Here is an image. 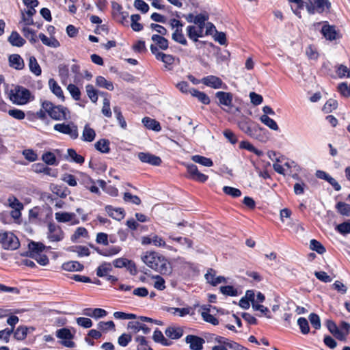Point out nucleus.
<instances>
[{
  "label": "nucleus",
  "mask_w": 350,
  "mask_h": 350,
  "mask_svg": "<svg viewBox=\"0 0 350 350\" xmlns=\"http://www.w3.org/2000/svg\"><path fill=\"white\" fill-rule=\"evenodd\" d=\"M141 258L148 267L162 275H167L172 272L170 262L164 256L157 252L146 251L143 253Z\"/></svg>",
  "instance_id": "obj_1"
},
{
  "label": "nucleus",
  "mask_w": 350,
  "mask_h": 350,
  "mask_svg": "<svg viewBox=\"0 0 350 350\" xmlns=\"http://www.w3.org/2000/svg\"><path fill=\"white\" fill-rule=\"evenodd\" d=\"M205 338L208 342H215L217 344L212 347L211 350L243 349L242 345L238 342L215 334H208L207 336H205Z\"/></svg>",
  "instance_id": "obj_2"
},
{
  "label": "nucleus",
  "mask_w": 350,
  "mask_h": 350,
  "mask_svg": "<svg viewBox=\"0 0 350 350\" xmlns=\"http://www.w3.org/2000/svg\"><path fill=\"white\" fill-rule=\"evenodd\" d=\"M41 106L49 117L54 120H66L70 118V111L66 107L61 105H55L49 100L42 101Z\"/></svg>",
  "instance_id": "obj_3"
},
{
  "label": "nucleus",
  "mask_w": 350,
  "mask_h": 350,
  "mask_svg": "<svg viewBox=\"0 0 350 350\" xmlns=\"http://www.w3.org/2000/svg\"><path fill=\"white\" fill-rule=\"evenodd\" d=\"M21 245L18 237L11 231L0 229V246L5 250H16Z\"/></svg>",
  "instance_id": "obj_4"
},
{
  "label": "nucleus",
  "mask_w": 350,
  "mask_h": 350,
  "mask_svg": "<svg viewBox=\"0 0 350 350\" xmlns=\"http://www.w3.org/2000/svg\"><path fill=\"white\" fill-rule=\"evenodd\" d=\"M306 8L310 14L329 12L332 4L329 0H307Z\"/></svg>",
  "instance_id": "obj_5"
},
{
  "label": "nucleus",
  "mask_w": 350,
  "mask_h": 350,
  "mask_svg": "<svg viewBox=\"0 0 350 350\" xmlns=\"http://www.w3.org/2000/svg\"><path fill=\"white\" fill-rule=\"evenodd\" d=\"M151 53L155 56V58L164 63L165 68L169 70L172 69V66L174 64L175 57L170 54H165L158 50L157 46L152 44L150 46Z\"/></svg>",
  "instance_id": "obj_6"
},
{
  "label": "nucleus",
  "mask_w": 350,
  "mask_h": 350,
  "mask_svg": "<svg viewBox=\"0 0 350 350\" xmlns=\"http://www.w3.org/2000/svg\"><path fill=\"white\" fill-rule=\"evenodd\" d=\"M185 166L187 169V178L200 183H204L208 179V176L199 172L196 165L186 163Z\"/></svg>",
  "instance_id": "obj_7"
},
{
  "label": "nucleus",
  "mask_w": 350,
  "mask_h": 350,
  "mask_svg": "<svg viewBox=\"0 0 350 350\" xmlns=\"http://www.w3.org/2000/svg\"><path fill=\"white\" fill-rule=\"evenodd\" d=\"M239 126L247 135L256 139L258 137V133L264 130L258 124L251 121H241Z\"/></svg>",
  "instance_id": "obj_8"
},
{
  "label": "nucleus",
  "mask_w": 350,
  "mask_h": 350,
  "mask_svg": "<svg viewBox=\"0 0 350 350\" xmlns=\"http://www.w3.org/2000/svg\"><path fill=\"white\" fill-rule=\"evenodd\" d=\"M47 239L51 242H59L64 239V232L62 228L54 222H49L47 225Z\"/></svg>",
  "instance_id": "obj_9"
},
{
  "label": "nucleus",
  "mask_w": 350,
  "mask_h": 350,
  "mask_svg": "<svg viewBox=\"0 0 350 350\" xmlns=\"http://www.w3.org/2000/svg\"><path fill=\"white\" fill-rule=\"evenodd\" d=\"M54 130L61 133L68 135L71 139H75L79 136L77 126L73 123H58L54 125Z\"/></svg>",
  "instance_id": "obj_10"
},
{
  "label": "nucleus",
  "mask_w": 350,
  "mask_h": 350,
  "mask_svg": "<svg viewBox=\"0 0 350 350\" xmlns=\"http://www.w3.org/2000/svg\"><path fill=\"white\" fill-rule=\"evenodd\" d=\"M30 91L23 87H19L14 94L10 96V99L17 105H25L29 101Z\"/></svg>",
  "instance_id": "obj_11"
},
{
  "label": "nucleus",
  "mask_w": 350,
  "mask_h": 350,
  "mask_svg": "<svg viewBox=\"0 0 350 350\" xmlns=\"http://www.w3.org/2000/svg\"><path fill=\"white\" fill-rule=\"evenodd\" d=\"M56 336L62 339L60 343L69 348H72L75 346V343L72 340L74 335L71 333L70 330L68 328L63 327L56 331Z\"/></svg>",
  "instance_id": "obj_12"
},
{
  "label": "nucleus",
  "mask_w": 350,
  "mask_h": 350,
  "mask_svg": "<svg viewBox=\"0 0 350 350\" xmlns=\"http://www.w3.org/2000/svg\"><path fill=\"white\" fill-rule=\"evenodd\" d=\"M79 183L90 192L96 194H100V190L96 185V182L87 174L81 172Z\"/></svg>",
  "instance_id": "obj_13"
},
{
  "label": "nucleus",
  "mask_w": 350,
  "mask_h": 350,
  "mask_svg": "<svg viewBox=\"0 0 350 350\" xmlns=\"http://www.w3.org/2000/svg\"><path fill=\"white\" fill-rule=\"evenodd\" d=\"M201 82L206 86L213 89L227 88V85L219 77L215 75L204 77L201 79Z\"/></svg>",
  "instance_id": "obj_14"
},
{
  "label": "nucleus",
  "mask_w": 350,
  "mask_h": 350,
  "mask_svg": "<svg viewBox=\"0 0 350 350\" xmlns=\"http://www.w3.org/2000/svg\"><path fill=\"white\" fill-rule=\"evenodd\" d=\"M321 32L329 41L336 40L340 38L339 32L336 29V27L330 25L328 22H325L323 25Z\"/></svg>",
  "instance_id": "obj_15"
},
{
  "label": "nucleus",
  "mask_w": 350,
  "mask_h": 350,
  "mask_svg": "<svg viewBox=\"0 0 350 350\" xmlns=\"http://www.w3.org/2000/svg\"><path fill=\"white\" fill-rule=\"evenodd\" d=\"M185 342L189 345L190 350H202L205 340L196 335L189 334L185 337Z\"/></svg>",
  "instance_id": "obj_16"
},
{
  "label": "nucleus",
  "mask_w": 350,
  "mask_h": 350,
  "mask_svg": "<svg viewBox=\"0 0 350 350\" xmlns=\"http://www.w3.org/2000/svg\"><path fill=\"white\" fill-rule=\"evenodd\" d=\"M215 97L218 99L219 105L226 106L228 109L233 107V94L231 92L219 91L215 93Z\"/></svg>",
  "instance_id": "obj_17"
},
{
  "label": "nucleus",
  "mask_w": 350,
  "mask_h": 350,
  "mask_svg": "<svg viewBox=\"0 0 350 350\" xmlns=\"http://www.w3.org/2000/svg\"><path fill=\"white\" fill-rule=\"evenodd\" d=\"M137 157L142 163H148L151 165L159 166L162 163V160L159 157L150 152H141L138 153Z\"/></svg>",
  "instance_id": "obj_18"
},
{
  "label": "nucleus",
  "mask_w": 350,
  "mask_h": 350,
  "mask_svg": "<svg viewBox=\"0 0 350 350\" xmlns=\"http://www.w3.org/2000/svg\"><path fill=\"white\" fill-rule=\"evenodd\" d=\"M204 277L207 282L213 286H215L221 282H226V280L224 276L216 277V271L212 268L208 269Z\"/></svg>",
  "instance_id": "obj_19"
},
{
  "label": "nucleus",
  "mask_w": 350,
  "mask_h": 350,
  "mask_svg": "<svg viewBox=\"0 0 350 350\" xmlns=\"http://www.w3.org/2000/svg\"><path fill=\"white\" fill-rule=\"evenodd\" d=\"M186 31L188 38L194 42H198V38L204 36V29H200L199 26L189 25Z\"/></svg>",
  "instance_id": "obj_20"
},
{
  "label": "nucleus",
  "mask_w": 350,
  "mask_h": 350,
  "mask_svg": "<svg viewBox=\"0 0 350 350\" xmlns=\"http://www.w3.org/2000/svg\"><path fill=\"white\" fill-rule=\"evenodd\" d=\"M211 305H203L201 306L202 311L201 312V316L202 319L213 325H217L219 324V320L213 315L210 314Z\"/></svg>",
  "instance_id": "obj_21"
},
{
  "label": "nucleus",
  "mask_w": 350,
  "mask_h": 350,
  "mask_svg": "<svg viewBox=\"0 0 350 350\" xmlns=\"http://www.w3.org/2000/svg\"><path fill=\"white\" fill-rule=\"evenodd\" d=\"M105 209L108 215L116 220L120 221L124 217V210L122 208H114L111 205H107Z\"/></svg>",
  "instance_id": "obj_22"
},
{
  "label": "nucleus",
  "mask_w": 350,
  "mask_h": 350,
  "mask_svg": "<svg viewBox=\"0 0 350 350\" xmlns=\"http://www.w3.org/2000/svg\"><path fill=\"white\" fill-rule=\"evenodd\" d=\"M9 65L16 70H23L25 68L23 59L18 54H12L8 57Z\"/></svg>",
  "instance_id": "obj_23"
},
{
  "label": "nucleus",
  "mask_w": 350,
  "mask_h": 350,
  "mask_svg": "<svg viewBox=\"0 0 350 350\" xmlns=\"http://www.w3.org/2000/svg\"><path fill=\"white\" fill-rule=\"evenodd\" d=\"M151 39L154 42V45L157 46L158 49L165 51L169 48V41L164 36L153 34Z\"/></svg>",
  "instance_id": "obj_24"
},
{
  "label": "nucleus",
  "mask_w": 350,
  "mask_h": 350,
  "mask_svg": "<svg viewBox=\"0 0 350 350\" xmlns=\"http://www.w3.org/2000/svg\"><path fill=\"white\" fill-rule=\"evenodd\" d=\"M127 327L128 329H132L135 333H137L142 330L144 334H148L150 332V328H149L146 324L142 323L139 321L129 322Z\"/></svg>",
  "instance_id": "obj_25"
},
{
  "label": "nucleus",
  "mask_w": 350,
  "mask_h": 350,
  "mask_svg": "<svg viewBox=\"0 0 350 350\" xmlns=\"http://www.w3.org/2000/svg\"><path fill=\"white\" fill-rule=\"evenodd\" d=\"M96 137L95 131L90 127L89 124H86L84 126L81 140L87 142H92Z\"/></svg>",
  "instance_id": "obj_26"
},
{
  "label": "nucleus",
  "mask_w": 350,
  "mask_h": 350,
  "mask_svg": "<svg viewBox=\"0 0 350 350\" xmlns=\"http://www.w3.org/2000/svg\"><path fill=\"white\" fill-rule=\"evenodd\" d=\"M165 334L168 338L173 340H177L182 337L183 330L180 327L170 326L165 330Z\"/></svg>",
  "instance_id": "obj_27"
},
{
  "label": "nucleus",
  "mask_w": 350,
  "mask_h": 350,
  "mask_svg": "<svg viewBox=\"0 0 350 350\" xmlns=\"http://www.w3.org/2000/svg\"><path fill=\"white\" fill-rule=\"evenodd\" d=\"M189 94L193 97L197 98L198 100L204 105H208L211 102L208 96L206 93L200 92L194 88H191Z\"/></svg>",
  "instance_id": "obj_28"
},
{
  "label": "nucleus",
  "mask_w": 350,
  "mask_h": 350,
  "mask_svg": "<svg viewBox=\"0 0 350 350\" xmlns=\"http://www.w3.org/2000/svg\"><path fill=\"white\" fill-rule=\"evenodd\" d=\"M142 122L144 123V126L148 129L157 132H159L161 130V126L159 122L154 119H152L149 117H145L143 118Z\"/></svg>",
  "instance_id": "obj_29"
},
{
  "label": "nucleus",
  "mask_w": 350,
  "mask_h": 350,
  "mask_svg": "<svg viewBox=\"0 0 350 350\" xmlns=\"http://www.w3.org/2000/svg\"><path fill=\"white\" fill-rule=\"evenodd\" d=\"M10 43L14 46L21 47L23 46L26 42L25 40L23 39L17 31H12L8 38Z\"/></svg>",
  "instance_id": "obj_30"
},
{
  "label": "nucleus",
  "mask_w": 350,
  "mask_h": 350,
  "mask_svg": "<svg viewBox=\"0 0 350 350\" xmlns=\"http://www.w3.org/2000/svg\"><path fill=\"white\" fill-rule=\"evenodd\" d=\"M49 85L51 92L59 98L64 100V96L62 88L58 85L57 81L53 79L49 80Z\"/></svg>",
  "instance_id": "obj_31"
},
{
  "label": "nucleus",
  "mask_w": 350,
  "mask_h": 350,
  "mask_svg": "<svg viewBox=\"0 0 350 350\" xmlns=\"http://www.w3.org/2000/svg\"><path fill=\"white\" fill-rule=\"evenodd\" d=\"M62 269L67 271H80L84 269V266L77 261H69L63 263Z\"/></svg>",
  "instance_id": "obj_32"
},
{
  "label": "nucleus",
  "mask_w": 350,
  "mask_h": 350,
  "mask_svg": "<svg viewBox=\"0 0 350 350\" xmlns=\"http://www.w3.org/2000/svg\"><path fill=\"white\" fill-rule=\"evenodd\" d=\"M112 269V265L110 262H104L97 267L96 275L100 278H105L109 275V273L111 271Z\"/></svg>",
  "instance_id": "obj_33"
},
{
  "label": "nucleus",
  "mask_w": 350,
  "mask_h": 350,
  "mask_svg": "<svg viewBox=\"0 0 350 350\" xmlns=\"http://www.w3.org/2000/svg\"><path fill=\"white\" fill-rule=\"evenodd\" d=\"M110 142L109 139H100L95 144V148L101 153H109L110 152Z\"/></svg>",
  "instance_id": "obj_34"
},
{
  "label": "nucleus",
  "mask_w": 350,
  "mask_h": 350,
  "mask_svg": "<svg viewBox=\"0 0 350 350\" xmlns=\"http://www.w3.org/2000/svg\"><path fill=\"white\" fill-rule=\"evenodd\" d=\"M51 191L55 194L56 196L65 198L68 194L70 193L68 189L66 187H63L62 185H53L52 184L50 186Z\"/></svg>",
  "instance_id": "obj_35"
},
{
  "label": "nucleus",
  "mask_w": 350,
  "mask_h": 350,
  "mask_svg": "<svg viewBox=\"0 0 350 350\" xmlns=\"http://www.w3.org/2000/svg\"><path fill=\"white\" fill-rule=\"evenodd\" d=\"M152 339L155 342L161 343V345L164 346H170L172 344V342L166 339L161 331L157 329L154 330L152 336Z\"/></svg>",
  "instance_id": "obj_36"
},
{
  "label": "nucleus",
  "mask_w": 350,
  "mask_h": 350,
  "mask_svg": "<svg viewBox=\"0 0 350 350\" xmlns=\"http://www.w3.org/2000/svg\"><path fill=\"white\" fill-rule=\"evenodd\" d=\"M335 72L340 79L350 78V64L349 67L343 64H338L335 66Z\"/></svg>",
  "instance_id": "obj_37"
},
{
  "label": "nucleus",
  "mask_w": 350,
  "mask_h": 350,
  "mask_svg": "<svg viewBox=\"0 0 350 350\" xmlns=\"http://www.w3.org/2000/svg\"><path fill=\"white\" fill-rule=\"evenodd\" d=\"M29 67L30 71L36 76H40L42 74V69L36 58L34 56H30L29 58Z\"/></svg>",
  "instance_id": "obj_38"
},
{
  "label": "nucleus",
  "mask_w": 350,
  "mask_h": 350,
  "mask_svg": "<svg viewBox=\"0 0 350 350\" xmlns=\"http://www.w3.org/2000/svg\"><path fill=\"white\" fill-rule=\"evenodd\" d=\"M191 159L193 162L199 163L203 166L211 167L213 165V162L210 158H207L202 155H193Z\"/></svg>",
  "instance_id": "obj_39"
},
{
  "label": "nucleus",
  "mask_w": 350,
  "mask_h": 350,
  "mask_svg": "<svg viewBox=\"0 0 350 350\" xmlns=\"http://www.w3.org/2000/svg\"><path fill=\"white\" fill-rule=\"evenodd\" d=\"M42 160L46 165H58V161H57L55 154L51 151H47V152H44L42 156Z\"/></svg>",
  "instance_id": "obj_40"
},
{
  "label": "nucleus",
  "mask_w": 350,
  "mask_h": 350,
  "mask_svg": "<svg viewBox=\"0 0 350 350\" xmlns=\"http://www.w3.org/2000/svg\"><path fill=\"white\" fill-rule=\"evenodd\" d=\"M96 85L99 88H105L110 91H112L114 88L113 83L111 81H107L103 76L96 77Z\"/></svg>",
  "instance_id": "obj_41"
},
{
  "label": "nucleus",
  "mask_w": 350,
  "mask_h": 350,
  "mask_svg": "<svg viewBox=\"0 0 350 350\" xmlns=\"http://www.w3.org/2000/svg\"><path fill=\"white\" fill-rule=\"evenodd\" d=\"M39 38L41 40L42 42L44 45L56 48V47L59 46V45H60L59 41L56 38H49L43 33H40L39 34Z\"/></svg>",
  "instance_id": "obj_42"
},
{
  "label": "nucleus",
  "mask_w": 350,
  "mask_h": 350,
  "mask_svg": "<svg viewBox=\"0 0 350 350\" xmlns=\"http://www.w3.org/2000/svg\"><path fill=\"white\" fill-rule=\"evenodd\" d=\"M75 217V214L73 213L67 212H57L55 213V219L59 222H68Z\"/></svg>",
  "instance_id": "obj_43"
},
{
  "label": "nucleus",
  "mask_w": 350,
  "mask_h": 350,
  "mask_svg": "<svg viewBox=\"0 0 350 350\" xmlns=\"http://www.w3.org/2000/svg\"><path fill=\"white\" fill-rule=\"evenodd\" d=\"M335 208L336 211L343 215L347 217H350V205L346 204L343 202H338L336 203L335 206Z\"/></svg>",
  "instance_id": "obj_44"
},
{
  "label": "nucleus",
  "mask_w": 350,
  "mask_h": 350,
  "mask_svg": "<svg viewBox=\"0 0 350 350\" xmlns=\"http://www.w3.org/2000/svg\"><path fill=\"white\" fill-rule=\"evenodd\" d=\"M141 16L138 14H132L131 16V27L134 31H140L143 29L144 25L139 23Z\"/></svg>",
  "instance_id": "obj_45"
},
{
  "label": "nucleus",
  "mask_w": 350,
  "mask_h": 350,
  "mask_svg": "<svg viewBox=\"0 0 350 350\" xmlns=\"http://www.w3.org/2000/svg\"><path fill=\"white\" fill-rule=\"evenodd\" d=\"M67 152L68 157H70L71 161L81 165L84 163V157L80 154H78L75 150L69 148L68 149Z\"/></svg>",
  "instance_id": "obj_46"
},
{
  "label": "nucleus",
  "mask_w": 350,
  "mask_h": 350,
  "mask_svg": "<svg viewBox=\"0 0 350 350\" xmlns=\"http://www.w3.org/2000/svg\"><path fill=\"white\" fill-rule=\"evenodd\" d=\"M14 338L17 340H23L26 338L27 335V327L26 326H18L14 332Z\"/></svg>",
  "instance_id": "obj_47"
},
{
  "label": "nucleus",
  "mask_w": 350,
  "mask_h": 350,
  "mask_svg": "<svg viewBox=\"0 0 350 350\" xmlns=\"http://www.w3.org/2000/svg\"><path fill=\"white\" fill-rule=\"evenodd\" d=\"M260 121L273 131H278L279 126L276 122L267 115H262L260 118Z\"/></svg>",
  "instance_id": "obj_48"
},
{
  "label": "nucleus",
  "mask_w": 350,
  "mask_h": 350,
  "mask_svg": "<svg viewBox=\"0 0 350 350\" xmlns=\"http://www.w3.org/2000/svg\"><path fill=\"white\" fill-rule=\"evenodd\" d=\"M23 36L29 40L31 44H34L37 42V36L36 32L32 29L28 27H24L22 29Z\"/></svg>",
  "instance_id": "obj_49"
},
{
  "label": "nucleus",
  "mask_w": 350,
  "mask_h": 350,
  "mask_svg": "<svg viewBox=\"0 0 350 350\" xmlns=\"http://www.w3.org/2000/svg\"><path fill=\"white\" fill-rule=\"evenodd\" d=\"M310 249L317 252L319 254H323L326 252V249L323 244L316 239L310 240Z\"/></svg>",
  "instance_id": "obj_50"
},
{
  "label": "nucleus",
  "mask_w": 350,
  "mask_h": 350,
  "mask_svg": "<svg viewBox=\"0 0 350 350\" xmlns=\"http://www.w3.org/2000/svg\"><path fill=\"white\" fill-rule=\"evenodd\" d=\"M29 250L31 254H38L44 251L45 246L40 242L31 241L29 243Z\"/></svg>",
  "instance_id": "obj_51"
},
{
  "label": "nucleus",
  "mask_w": 350,
  "mask_h": 350,
  "mask_svg": "<svg viewBox=\"0 0 350 350\" xmlns=\"http://www.w3.org/2000/svg\"><path fill=\"white\" fill-rule=\"evenodd\" d=\"M208 20V15L207 13H200L195 16L194 24L197 25L200 29L205 27L206 22Z\"/></svg>",
  "instance_id": "obj_52"
},
{
  "label": "nucleus",
  "mask_w": 350,
  "mask_h": 350,
  "mask_svg": "<svg viewBox=\"0 0 350 350\" xmlns=\"http://www.w3.org/2000/svg\"><path fill=\"white\" fill-rule=\"evenodd\" d=\"M121 251L120 246H111L103 250H97V252L103 256H111L118 254Z\"/></svg>",
  "instance_id": "obj_53"
},
{
  "label": "nucleus",
  "mask_w": 350,
  "mask_h": 350,
  "mask_svg": "<svg viewBox=\"0 0 350 350\" xmlns=\"http://www.w3.org/2000/svg\"><path fill=\"white\" fill-rule=\"evenodd\" d=\"M85 90L88 96L90 98L91 101L96 103L98 99V91L94 88L93 85L88 84L85 86Z\"/></svg>",
  "instance_id": "obj_54"
},
{
  "label": "nucleus",
  "mask_w": 350,
  "mask_h": 350,
  "mask_svg": "<svg viewBox=\"0 0 350 350\" xmlns=\"http://www.w3.org/2000/svg\"><path fill=\"white\" fill-rule=\"evenodd\" d=\"M239 148L241 149H245L255 154L260 156L262 154V152L258 149L256 148L252 144L247 141H241L239 144Z\"/></svg>",
  "instance_id": "obj_55"
},
{
  "label": "nucleus",
  "mask_w": 350,
  "mask_h": 350,
  "mask_svg": "<svg viewBox=\"0 0 350 350\" xmlns=\"http://www.w3.org/2000/svg\"><path fill=\"white\" fill-rule=\"evenodd\" d=\"M220 292L228 296L235 297L238 295V291L233 286H222L219 288Z\"/></svg>",
  "instance_id": "obj_56"
},
{
  "label": "nucleus",
  "mask_w": 350,
  "mask_h": 350,
  "mask_svg": "<svg viewBox=\"0 0 350 350\" xmlns=\"http://www.w3.org/2000/svg\"><path fill=\"white\" fill-rule=\"evenodd\" d=\"M86 311H92L91 313H87V316H90L94 318H101L107 315V312L105 310L102 308H86Z\"/></svg>",
  "instance_id": "obj_57"
},
{
  "label": "nucleus",
  "mask_w": 350,
  "mask_h": 350,
  "mask_svg": "<svg viewBox=\"0 0 350 350\" xmlns=\"http://www.w3.org/2000/svg\"><path fill=\"white\" fill-rule=\"evenodd\" d=\"M29 256L33 258L36 262L42 266L47 265L49 262V259L46 254H31Z\"/></svg>",
  "instance_id": "obj_58"
},
{
  "label": "nucleus",
  "mask_w": 350,
  "mask_h": 350,
  "mask_svg": "<svg viewBox=\"0 0 350 350\" xmlns=\"http://www.w3.org/2000/svg\"><path fill=\"white\" fill-rule=\"evenodd\" d=\"M297 324L300 331L303 334H307L310 332V327L307 319L304 317H299L297 320Z\"/></svg>",
  "instance_id": "obj_59"
},
{
  "label": "nucleus",
  "mask_w": 350,
  "mask_h": 350,
  "mask_svg": "<svg viewBox=\"0 0 350 350\" xmlns=\"http://www.w3.org/2000/svg\"><path fill=\"white\" fill-rule=\"evenodd\" d=\"M223 191L225 194L230 196L232 198H238L241 196L240 189L229 186H224L223 187Z\"/></svg>",
  "instance_id": "obj_60"
},
{
  "label": "nucleus",
  "mask_w": 350,
  "mask_h": 350,
  "mask_svg": "<svg viewBox=\"0 0 350 350\" xmlns=\"http://www.w3.org/2000/svg\"><path fill=\"white\" fill-rule=\"evenodd\" d=\"M135 340L139 343L137 350H152L144 336H138L135 338Z\"/></svg>",
  "instance_id": "obj_61"
},
{
  "label": "nucleus",
  "mask_w": 350,
  "mask_h": 350,
  "mask_svg": "<svg viewBox=\"0 0 350 350\" xmlns=\"http://www.w3.org/2000/svg\"><path fill=\"white\" fill-rule=\"evenodd\" d=\"M72 98L75 100H79L81 98V91L75 84H69L67 88Z\"/></svg>",
  "instance_id": "obj_62"
},
{
  "label": "nucleus",
  "mask_w": 350,
  "mask_h": 350,
  "mask_svg": "<svg viewBox=\"0 0 350 350\" xmlns=\"http://www.w3.org/2000/svg\"><path fill=\"white\" fill-rule=\"evenodd\" d=\"M23 155L29 162H34L38 160V154L33 149L24 150Z\"/></svg>",
  "instance_id": "obj_63"
},
{
  "label": "nucleus",
  "mask_w": 350,
  "mask_h": 350,
  "mask_svg": "<svg viewBox=\"0 0 350 350\" xmlns=\"http://www.w3.org/2000/svg\"><path fill=\"white\" fill-rule=\"evenodd\" d=\"M336 230L342 234L350 233V219L337 226Z\"/></svg>",
  "instance_id": "obj_64"
}]
</instances>
